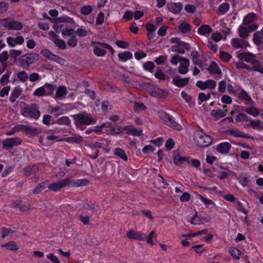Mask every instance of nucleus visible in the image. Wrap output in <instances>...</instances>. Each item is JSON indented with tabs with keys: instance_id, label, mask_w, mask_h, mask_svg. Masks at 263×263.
Wrapping results in <instances>:
<instances>
[{
	"instance_id": "nucleus-34",
	"label": "nucleus",
	"mask_w": 263,
	"mask_h": 263,
	"mask_svg": "<svg viewBox=\"0 0 263 263\" xmlns=\"http://www.w3.org/2000/svg\"><path fill=\"white\" fill-rule=\"evenodd\" d=\"M236 96H237L239 99L245 100L250 104L253 103V101L250 96L244 90H242L239 92H237V94Z\"/></svg>"
},
{
	"instance_id": "nucleus-14",
	"label": "nucleus",
	"mask_w": 263,
	"mask_h": 263,
	"mask_svg": "<svg viewBox=\"0 0 263 263\" xmlns=\"http://www.w3.org/2000/svg\"><path fill=\"white\" fill-rule=\"evenodd\" d=\"M216 85V82L212 79H209L204 82L198 81L196 83V86L201 89H212L215 87Z\"/></svg>"
},
{
	"instance_id": "nucleus-31",
	"label": "nucleus",
	"mask_w": 263,
	"mask_h": 263,
	"mask_svg": "<svg viewBox=\"0 0 263 263\" xmlns=\"http://www.w3.org/2000/svg\"><path fill=\"white\" fill-rule=\"evenodd\" d=\"M250 126L254 129L263 130V123L258 119L249 120Z\"/></svg>"
},
{
	"instance_id": "nucleus-21",
	"label": "nucleus",
	"mask_w": 263,
	"mask_h": 263,
	"mask_svg": "<svg viewBox=\"0 0 263 263\" xmlns=\"http://www.w3.org/2000/svg\"><path fill=\"white\" fill-rule=\"evenodd\" d=\"M231 148V145L229 142H222L218 144L216 146V150L221 154H225L228 153Z\"/></svg>"
},
{
	"instance_id": "nucleus-52",
	"label": "nucleus",
	"mask_w": 263,
	"mask_h": 263,
	"mask_svg": "<svg viewBox=\"0 0 263 263\" xmlns=\"http://www.w3.org/2000/svg\"><path fill=\"white\" fill-rule=\"evenodd\" d=\"M46 184L45 182H42L33 190V193L35 194H38L40 193L43 190L46 188Z\"/></svg>"
},
{
	"instance_id": "nucleus-58",
	"label": "nucleus",
	"mask_w": 263,
	"mask_h": 263,
	"mask_svg": "<svg viewBox=\"0 0 263 263\" xmlns=\"http://www.w3.org/2000/svg\"><path fill=\"white\" fill-rule=\"evenodd\" d=\"M92 10L91 6L89 5H86L83 6L81 10V13L84 15H88L90 14Z\"/></svg>"
},
{
	"instance_id": "nucleus-43",
	"label": "nucleus",
	"mask_w": 263,
	"mask_h": 263,
	"mask_svg": "<svg viewBox=\"0 0 263 263\" xmlns=\"http://www.w3.org/2000/svg\"><path fill=\"white\" fill-rule=\"evenodd\" d=\"M179 29L182 33H187L191 31V27L188 23L183 22L179 26Z\"/></svg>"
},
{
	"instance_id": "nucleus-48",
	"label": "nucleus",
	"mask_w": 263,
	"mask_h": 263,
	"mask_svg": "<svg viewBox=\"0 0 263 263\" xmlns=\"http://www.w3.org/2000/svg\"><path fill=\"white\" fill-rule=\"evenodd\" d=\"M219 57L221 60L224 62H228L232 58L229 53L224 51H220Z\"/></svg>"
},
{
	"instance_id": "nucleus-32",
	"label": "nucleus",
	"mask_w": 263,
	"mask_h": 263,
	"mask_svg": "<svg viewBox=\"0 0 263 263\" xmlns=\"http://www.w3.org/2000/svg\"><path fill=\"white\" fill-rule=\"evenodd\" d=\"M43 86L46 96L52 95L55 90V85L52 84L46 83Z\"/></svg>"
},
{
	"instance_id": "nucleus-59",
	"label": "nucleus",
	"mask_w": 263,
	"mask_h": 263,
	"mask_svg": "<svg viewBox=\"0 0 263 263\" xmlns=\"http://www.w3.org/2000/svg\"><path fill=\"white\" fill-rule=\"evenodd\" d=\"M54 43L59 48L61 49H64L66 48V43L62 40L57 39V40H54Z\"/></svg>"
},
{
	"instance_id": "nucleus-1",
	"label": "nucleus",
	"mask_w": 263,
	"mask_h": 263,
	"mask_svg": "<svg viewBox=\"0 0 263 263\" xmlns=\"http://www.w3.org/2000/svg\"><path fill=\"white\" fill-rule=\"evenodd\" d=\"M118 132H115L110 123H104L95 127V131L98 133H105L106 134H127L128 135L140 136L142 135V130L140 128H136L133 125H128L124 127H120L118 128Z\"/></svg>"
},
{
	"instance_id": "nucleus-10",
	"label": "nucleus",
	"mask_w": 263,
	"mask_h": 263,
	"mask_svg": "<svg viewBox=\"0 0 263 263\" xmlns=\"http://www.w3.org/2000/svg\"><path fill=\"white\" fill-rule=\"evenodd\" d=\"M22 139L19 137L10 138L6 139L3 141L4 149H8L21 144Z\"/></svg>"
},
{
	"instance_id": "nucleus-60",
	"label": "nucleus",
	"mask_w": 263,
	"mask_h": 263,
	"mask_svg": "<svg viewBox=\"0 0 263 263\" xmlns=\"http://www.w3.org/2000/svg\"><path fill=\"white\" fill-rule=\"evenodd\" d=\"M45 140L48 141V144H51L54 141H60L61 139L57 136L54 135H50L47 136Z\"/></svg>"
},
{
	"instance_id": "nucleus-54",
	"label": "nucleus",
	"mask_w": 263,
	"mask_h": 263,
	"mask_svg": "<svg viewBox=\"0 0 263 263\" xmlns=\"http://www.w3.org/2000/svg\"><path fill=\"white\" fill-rule=\"evenodd\" d=\"M46 257L49 259L52 263H61V261L59 258L54 255L52 253H48L46 255Z\"/></svg>"
},
{
	"instance_id": "nucleus-8",
	"label": "nucleus",
	"mask_w": 263,
	"mask_h": 263,
	"mask_svg": "<svg viewBox=\"0 0 263 263\" xmlns=\"http://www.w3.org/2000/svg\"><path fill=\"white\" fill-rule=\"evenodd\" d=\"M3 26L8 30H21L23 27V24L17 21H9L8 19H3L1 20Z\"/></svg>"
},
{
	"instance_id": "nucleus-7",
	"label": "nucleus",
	"mask_w": 263,
	"mask_h": 263,
	"mask_svg": "<svg viewBox=\"0 0 263 263\" xmlns=\"http://www.w3.org/2000/svg\"><path fill=\"white\" fill-rule=\"evenodd\" d=\"M93 46V52L98 57L104 56L106 53V52L105 50V49L106 48L112 50L111 47L105 43H101L99 42L95 43Z\"/></svg>"
},
{
	"instance_id": "nucleus-40",
	"label": "nucleus",
	"mask_w": 263,
	"mask_h": 263,
	"mask_svg": "<svg viewBox=\"0 0 263 263\" xmlns=\"http://www.w3.org/2000/svg\"><path fill=\"white\" fill-rule=\"evenodd\" d=\"M2 246L5 248L7 250L14 251H17L19 249V247L16 245V242L13 241L4 244Z\"/></svg>"
},
{
	"instance_id": "nucleus-41",
	"label": "nucleus",
	"mask_w": 263,
	"mask_h": 263,
	"mask_svg": "<svg viewBox=\"0 0 263 263\" xmlns=\"http://www.w3.org/2000/svg\"><path fill=\"white\" fill-rule=\"evenodd\" d=\"M114 154L116 156L121 158L122 160L126 161L127 160V156L125 153L124 151L120 148H116L114 151Z\"/></svg>"
},
{
	"instance_id": "nucleus-37",
	"label": "nucleus",
	"mask_w": 263,
	"mask_h": 263,
	"mask_svg": "<svg viewBox=\"0 0 263 263\" xmlns=\"http://www.w3.org/2000/svg\"><path fill=\"white\" fill-rule=\"evenodd\" d=\"M243 110L248 114L254 117H256L259 114V110L254 106L245 108Z\"/></svg>"
},
{
	"instance_id": "nucleus-42",
	"label": "nucleus",
	"mask_w": 263,
	"mask_h": 263,
	"mask_svg": "<svg viewBox=\"0 0 263 263\" xmlns=\"http://www.w3.org/2000/svg\"><path fill=\"white\" fill-rule=\"evenodd\" d=\"M146 241L151 245H155L157 241V235L154 231H152L148 235Z\"/></svg>"
},
{
	"instance_id": "nucleus-24",
	"label": "nucleus",
	"mask_w": 263,
	"mask_h": 263,
	"mask_svg": "<svg viewBox=\"0 0 263 263\" xmlns=\"http://www.w3.org/2000/svg\"><path fill=\"white\" fill-rule=\"evenodd\" d=\"M232 45L236 48H246L249 46V44L247 41L237 38L232 40Z\"/></svg>"
},
{
	"instance_id": "nucleus-33",
	"label": "nucleus",
	"mask_w": 263,
	"mask_h": 263,
	"mask_svg": "<svg viewBox=\"0 0 263 263\" xmlns=\"http://www.w3.org/2000/svg\"><path fill=\"white\" fill-rule=\"evenodd\" d=\"M228 133L230 135L237 138H248V136L247 134L237 129H230L228 130Z\"/></svg>"
},
{
	"instance_id": "nucleus-45",
	"label": "nucleus",
	"mask_w": 263,
	"mask_h": 263,
	"mask_svg": "<svg viewBox=\"0 0 263 263\" xmlns=\"http://www.w3.org/2000/svg\"><path fill=\"white\" fill-rule=\"evenodd\" d=\"M229 252L231 255L235 259H239L240 257V251L236 248L232 247L230 248Z\"/></svg>"
},
{
	"instance_id": "nucleus-38",
	"label": "nucleus",
	"mask_w": 263,
	"mask_h": 263,
	"mask_svg": "<svg viewBox=\"0 0 263 263\" xmlns=\"http://www.w3.org/2000/svg\"><path fill=\"white\" fill-rule=\"evenodd\" d=\"M65 141L70 143H80L82 142L83 138L80 136L76 135L67 137L65 139Z\"/></svg>"
},
{
	"instance_id": "nucleus-63",
	"label": "nucleus",
	"mask_w": 263,
	"mask_h": 263,
	"mask_svg": "<svg viewBox=\"0 0 263 263\" xmlns=\"http://www.w3.org/2000/svg\"><path fill=\"white\" fill-rule=\"evenodd\" d=\"M8 8L9 5L6 2H0V14H2L6 12L8 10Z\"/></svg>"
},
{
	"instance_id": "nucleus-2",
	"label": "nucleus",
	"mask_w": 263,
	"mask_h": 263,
	"mask_svg": "<svg viewBox=\"0 0 263 263\" xmlns=\"http://www.w3.org/2000/svg\"><path fill=\"white\" fill-rule=\"evenodd\" d=\"M74 123L77 126L83 125H89L96 122V120L92 118L90 114L85 111L72 116Z\"/></svg>"
},
{
	"instance_id": "nucleus-12",
	"label": "nucleus",
	"mask_w": 263,
	"mask_h": 263,
	"mask_svg": "<svg viewBox=\"0 0 263 263\" xmlns=\"http://www.w3.org/2000/svg\"><path fill=\"white\" fill-rule=\"evenodd\" d=\"M71 184V180L68 178L61 180L57 182L48 185V187L53 191H56L61 187L68 186Z\"/></svg>"
},
{
	"instance_id": "nucleus-19",
	"label": "nucleus",
	"mask_w": 263,
	"mask_h": 263,
	"mask_svg": "<svg viewBox=\"0 0 263 263\" xmlns=\"http://www.w3.org/2000/svg\"><path fill=\"white\" fill-rule=\"evenodd\" d=\"M257 20L256 15L254 13H250L247 14L243 20V24L246 26H250L252 24H256V22Z\"/></svg>"
},
{
	"instance_id": "nucleus-55",
	"label": "nucleus",
	"mask_w": 263,
	"mask_h": 263,
	"mask_svg": "<svg viewBox=\"0 0 263 263\" xmlns=\"http://www.w3.org/2000/svg\"><path fill=\"white\" fill-rule=\"evenodd\" d=\"M9 58L8 52L7 51L3 52L0 54V62L2 63L3 65L6 64V62Z\"/></svg>"
},
{
	"instance_id": "nucleus-26",
	"label": "nucleus",
	"mask_w": 263,
	"mask_h": 263,
	"mask_svg": "<svg viewBox=\"0 0 263 263\" xmlns=\"http://www.w3.org/2000/svg\"><path fill=\"white\" fill-rule=\"evenodd\" d=\"M65 106L64 105H62L60 106L52 107L50 108L49 112L56 116L64 114L66 112Z\"/></svg>"
},
{
	"instance_id": "nucleus-28",
	"label": "nucleus",
	"mask_w": 263,
	"mask_h": 263,
	"mask_svg": "<svg viewBox=\"0 0 263 263\" xmlns=\"http://www.w3.org/2000/svg\"><path fill=\"white\" fill-rule=\"evenodd\" d=\"M169 11L173 13L178 14L182 9V5L179 3H173L168 5Z\"/></svg>"
},
{
	"instance_id": "nucleus-16",
	"label": "nucleus",
	"mask_w": 263,
	"mask_h": 263,
	"mask_svg": "<svg viewBox=\"0 0 263 263\" xmlns=\"http://www.w3.org/2000/svg\"><path fill=\"white\" fill-rule=\"evenodd\" d=\"M7 43L10 47H14L17 45H22L24 43V39L22 36L15 38L9 36L7 38Z\"/></svg>"
},
{
	"instance_id": "nucleus-35",
	"label": "nucleus",
	"mask_w": 263,
	"mask_h": 263,
	"mask_svg": "<svg viewBox=\"0 0 263 263\" xmlns=\"http://www.w3.org/2000/svg\"><path fill=\"white\" fill-rule=\"evenodd\" d=\"M204 218L201 217L196 214L191 219L190 222L194 225H199L202 224L204 222Z\"/></svg>"
},
{
	"instance_id": "nucleus-50",
	"label": "nucleus",
	"mask_w": 263,
	"mask_h": 263,
	"mask_svg": "<svg viewBox=\"0 0 263 263\" xmlns=\"http://www.w3.org/2000/svg\"><path fill=\"white\" fill-rule=\"evenodd\" d=\"M74 31L73 29L65 28L62 30V34L64 37L72 36L74 35Z\"/></svg>"
},
{
	"instance_id": "nucleus-29",
	"label": "nucleus",
	"mask_w": 263,
	"mask_h": 263,
	"mask_svg": "<svg viewBox=\"0 0 263 263\" xmlns=\"http://www.w3.org/2000/svg\"><path fill=\"white\" fill-rule=\"evenodd\" d=\"M22 92V89L20 87H15L11 93L10 101L11 102H14L18 98Z\"/></svg>"
},
{
	"instance_id": "nucleus-49",
	"label": "nucleus",
	"mask_w": 263,
	"mask_h": 263,
	"mask_svg": "<svg viewBox=\"0 0 263 263\" xmlns=\"http://www.w3.org/2000/svg\"><path fill=\"white\" fill-rule=\"evenodd\" d=\"M33 95L39 97L46 96L45 93V90L44 89L43 86H42L36 88L34 91Z\"/></svg>"
},
{
	"instance_id": "nucleus-53",
	"label": "nucleus",
	"mask_w": 263,
	"mask_h": 263,
	"mask_svg": "<svg viewBox=\"0 0 263 263\" xmlns=\"http://www.w3.org/2000/svg\"><path fill=\"white\" fill-rule=\"evenodd\" d=\"M181 95L182 97L186 101L190 106H192L193 104L192 99L191 96H189L186 92L183 91L181 92Z\"/></svg>"
},
{
	"instance_id": "nucleus-15",
	"label": "nucleus",
	"mask_w": 263,
	"mask_h": 263,
	"mask_svg": "<svg viewBox=\"0 0 263 263\" xmlns=\"http://www.w3.org/2000/svg\"><path fill=\"white\" fill-rule=\"evenodd\" d=\"M189 160V156H186L182 154L176 152L174 153V163L177 165H180L187 163Z\"/></svg>"
},
{
	"instance_id": "nucleus-13",
	"label": "nucleus",
	"mask_w": 263,
	"mask_h": 263,
	"mask_svg": "<svg viewBox=\"0 0 263 263\" xmlns=\"http://www.w3.org/2000/svg\"><path fill=\"white\" fill-rule=\"evenodd\" d=\"M147 92L149 95L156 98H162L166 95V92L164 90L153 85L149 86Z\"/></svg>"
},
{
	"instance_id": "nucleus-9",
	"label": "nucleus",
	"mask_w": 263,
	"mask_h": 263,
	"mask_svg": "<svg viewBox=\"0 0 263 263\" xmlns=\"http://www.w3.org/2000/svg\"><path fill=\"white\" fill-rule=\"evenodd\" d=\"M258 28L257 24H252L249 26L243 25L240 26L238 29L239 35L243 39L246 38L248 33L251 32Z\"/></svg>"
},
{
	"instance_id": "nucleus-47",
	"label": "nucleus",
	"mask_w": 263,
	"mask_h": 263,
	"mask_svg": "<svg viewBox=\"0 0 263 263\" xmlns=\"http://www.w3.org/2000/svg\"><path fill=\"white\" fill-rule=\"evenodd\" d=\"M57 123L61 125H69L70 123V120L68 117L63 116L59 118Z\"/></svg>"
},
{
	"instance_id": "nucleus-51",
	"label": "nucleus",
	"mask_w": 263,
	"mask_h": 263,
	"mask_svg": "<svg viewBox=\"0 0 263 263\" xmlns=\"http://www.w3.org/2000/svg\"><path fill=\"white\" fill-rule=\"evenodd\" d=\"M17 78L23 82H26L28 79V75L25 71H22L17 73Z\"/></svg>"
},
{
	"instance_id": "nucleus-57",
	"label": "nucleus",
	"mask_w": 263,
	"mask_h": 263,
	"mask_svg": "<svg viewBox=\"0 0 263 263\" xmlns=\"http://www.w3.org/2000/svg\"><path fill=\"white\" fill-rule=\"evenodd\" d=\"M235 120L237 122L240 121H249L248 117L244 114L240 113L237 115L235 118Z\"/></svg>"
},
{
	"instance_id": "nucleus-11",
	"label": "nucleus",
	"mask_w": 263,
	"mask_h": 263,
	"mask_svg": "<svg viewBox=\"0 0 263 263\" xmlns=\"http://www.w3.org/2000/svg\"><path fill=\"white\" fill-rule=\"evenodd\" d=\"M62 23L74 24V22L72 18L67 16H64L58 18L56 20V21L53 25V29L56 31L57 32H59L62 30V27L64 26L63 24H62Z\"/></svg>"
},
{
	"instance_id": "nucleus-22",
	"label": "nucleus",
	"mask_w": 263,
	"mask_h": 263,
	"mask_svg": "<svg viewBox=\"0 0 263 263\" xmlns=\"http://www.w3.org/2000/svg\"><path fill=\"white\" fill-rule=\"evenodd\" d=\"M189 81V78H181L179 76H177L174 78L173 79V84L179 87H182L187 85Z\"/></svg>"
},
{
	"instance_id": "nucleus-4",
	"label": "nucleus",
	"mask_w": 263,
	"mask_h": 263,
	"mask_svg": "<svg viewBox=\"0 0 263 263\" xmlns=\"http://www.w3.org/2000/svg\"><path fill=\"white\" fill-rule=\"evenodd\" d=\"M194 140L199 146L207 147L212 143V138L202 131H197L194 134Z\"/></svg>"
},
{
	"instance_id": "nucleus-46",
	"label": "nucleus",
	"mask_w": 263,
	"mask_h": 263,
	"mask_svg": "<svg viewBox=\"0 0 263 263\" xmlns=\"http://www.w3.org/2000/svg\"><path fill=\"white\" fill-rule=\"evenodd\" d=\"M230 6L227 3H223L220 5L218 9L219 14L222 15L225 14L229 10Z\"/></svg>"
},
{
	"instance_id": "nucleus-30",
	"label": "nucleus",
	"mask_w": 263,
	"mask_h": 263,
	"mask_svg": "<svg viewBox=\"0 0 263 263\" xmlns=\"http://www.w3.org/2000/svg\"><path fill=\"white\" fill-rule=\"evenodd\" d=\"M88 180L86 179H79L74 180H71V184L69 185L74 187H79L85 186L88 183Z\"/></svg>"
},
{
	"instance_id": "nucleus-62",
	"label": "nucleus",
	"mask_w": 263,
	"mask_h": 263,
	"mask_svg": "<svg viewBox=\"0 0 263 263\" xmlns=\"http://www.w3.org/2000/svg\"><path fill=\"white\" fill-rule=\"evenodd\" d=\"M10 77V74L8 73H6L3 75L0 79V83L2 85H5L7 84L9 81V79Z\"/></svg>"
},
{
	"instance_id": "nucleus-17",
	"label": "nucleus",
	"mask_w": 263,
	"mask_h": 263,
	"mask_svg": "<svg viewBox=\"0 0 263 263\" xmlns=\"http://www.w3.org/2000/svg\"><path fill=\"white\" fill-rule=\"evenodd\" d=\"M127 237L130 239L143 240L145 238V235L140 232L131 230L127 233Z\"/></svg>"
},
{
	"instance_id": "nucleus-3",
	"label": "nucleus",
	"mask_w": 263,
	"mask_h": 263,
	"mask_svg": "<svg viewBox=\"0 0 263 263\" xmlns=\"http://www.w3.org/2000/svg\"><path fill=\"white\" fill-rule=\"evenodd\" d=\"M21 114L25 117L37 119L40 116V112L39 111L37 105L31 104L28 105L24 104L21 107Z\"/></svg>"
},
{
	"instance_id": "nucleus-20",
	"label": "nucleus",
	"mask_w": 263,
	"mask_h": 263,
	"mask_svg": "<svg viewBox=\"0 0 263 263\" xmlns=\"http://www.w3.org/2000/svg\"><path fill=\"white\" fill-rule=\"evenodd\" d=\"M212 28L208 25H202L200 26L197 29V33L204 36H208L212 32Z\"/></svg>"
},
{
	"instance_id": "nucleus-44",
	"label": "nucleus",
	"mask_w": 263,
	"mask_h": 263,
	"mask_svg": "<svg viewBox=\"0 0 263 263\" xmlns=\"http://www.w3.org/2000/svg\"><path fill=\"white\" fill-rule=\"evenodd\" d=\"M41 53L45 58L51 61H53L55 55V54H53L50 51L46 49L42 50L41 51Z\"/></svg>"
},
{
	"instance_id": "nucleus-5",
	"label": "nucleus",
	"mask_w": 263,
	"mask_h": 263,
	"mask_svg": "<svg viewBox=\"0 0 263 263\" xmlns=\"http://www.w3.org/2000/svg\"><path fill=\"white\" fill-rule=\"evenodd\" d=\"M239 57L247 62L251 64L252 66L250 69L258 71L261 73H263V67H262L259 62L255 60L254 55L250 53H242L239 55Z\"/></svg>"
},
{
	"instance_id": "nucleus-27",
	"label": "nucleus",
	"mask_w": 263,
	"mask_h": 263,
	"mask_svg": "<svg viewBox=\"0 0 263 263\" xmlns=\"http://www.w3.org/2000/svg\"><path fill=\"white\" fill-rule=\"evenodd\" d=\"M227 110H223L220 109H213L211 112V115L215 120H218L221 118L224 117L227 115Z\"/></svg>"
},
{
	"instance_id": "nucleus-23",
	"label": "nucleus",
	"mask_w": 263,
	"mask_h": 263,
	"mask_svg": "<svg viewBox=\"0 0 263 263\" xmlns=\"http://www.w3.org/2000/svg\"><path fill=\"white\" fill-rule=\"evenodd\" d=\"M189 65L190 62L188 59L185 58L182 59L179 67V72L183 74L186 73L189 71Z\"/></svg>"
},
{
	"instance_id": "nucleus-25",
	"label": "nucleus",
	"mask_w": 263,
	"mask_h": 263,
	"mask_svg": "<svg viewBox=\"0 0 263 263\" xmlns=\"http://www.w3.org/2000/svg\"><path fill=\"white\" fill-rule=\"evenodd\" d=\"M208 71L210 73L213 74L220 75L222 73L221 69L214 61H212L210 63L208 67Z\"/></svg>"
},
{
	"instance_id": "nucleus-61",
	"label": "nucleus",
	"mask_w": 263,
	"mask_h": 263,
	"mask_svg": "<svg viewBox=\"0 0 263 263\" xmlns=\"http://www.w3.org/2000/svg\"><path fill=\"white\" fill-rule=\"evenodd\" d=\"M187 163H191L193 166L197 167L200 165V162L199 160L196 159L192 158L189 157V160L187 161Z\"/></svg>"
},
{
	"instance_id": "nucleus-56",
	"label": "nucleus",
	"mask_w": 263,
	"mask_h": 263,
	"mask_svg": "<svg viewBox=\"0 0 263 263\" xmlns=\"http://www.w3.org/2000/svg\"><path fill=\"white\" fill-rule=\"evenodd\" d=\"M227 87V84L225 81H221L218 83V91L221 93H224L226 92V88Z\"/></svg>"
},
{
	"instance_id": "nucleus-18",
	"label": "nucleus",
	"mask_w": 263,
	"mask_h": 263,
	"mask_svg": "<svg viewBox=\"0 0 263 263\" xmlns=\"http://www.w3.org/2000/svg\"><path fill=\"white\" fill-rule=\"evenodd\" d=\"M68 93L67 88L65 86H61L57 88L53 98L57 100H62L65 98Z\"/></svg>"
},
{
	"instance_id": "nucleus-36",
	"label": "nucleus",
	"mask_w": 263,
	"mask_h": 263,
	"mask_svg": "<svg viewBox=\"0 0 263 263\" xmlns=\"http://www.w3.org/2000/svg\"><path fill=\"white\" fill-rule=\"evenodd\" d=\"M197 197L207 208L210 207V206H214L215 205V203L212 200L205 198L199 194H197Z\"/></svg>"
},
{
	"instance_id": "nucleus-64",
	"label": "nucleus",
	"mask_w": 263,
	"mask_h": 263,
	"mask_svg": "<svg viewBox=\"0 0 263 263\" xmlns=\"http://www.w3.org/2000/svg\"><path fill=\"white\" fill-rule=\"evenodd\" d=\"M262 38L260 33L255 32L254 34L253 40L255 44H259L261 42Z\"/></svg>"
},
{
	"instance_id": "nucleus-6",
	"label": "nucleus",
	"mask_w": 263,
	"mask_h": 263,
	"mask_svg": "<svg viewBox=\"0 0 263 263\" xmlns=\"http://www.w3.org/2000/svg\"><path fill=\"white\" fill-rule=\"evenodd\" d=\"M160 116L163 121L167 125L179 130L182 129L181 125L175 121L174 118L168 114L162 112L160 114Z\"/></svg>"
},
{
	"instance_id": "nucleus-39",
	"label": "nucleus",
	"mask_w": 263,
	"mask_h": 263,
	"mask_svg": "<svg viewBox=\"0 0 263 263\" xmlns=\"http://www.w3.org/2000/svg\"><path fill=\"white\" fill-rule=\"evenodd\" d=\"M133 57V54L129 51H124V52L120 53L118 54V58L120 61L125 62L130 60Z\"/></svg>"
}]
</instances>
